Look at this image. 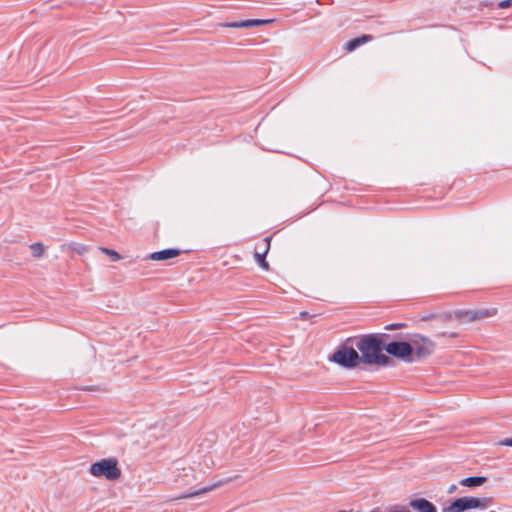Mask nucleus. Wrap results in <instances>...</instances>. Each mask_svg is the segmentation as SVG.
I'll return each mask as SVG.
<instances>
[{
    "mask_svg": "<svg viewBox=\"0 0 512 512\" xmlns=\"http://www.w3.org/2000/svg\"><path fill=\"white\" fill-rule=\"evenodd\" d=\"M359 351L360 362L367 365L387 366L391 359L382 353V341L376 335L363 336L356 344Z\"/></svg>",
    "mask_w": 512,
    "mask_h": 512,
    "instance_id": "1",
    "label": "nucleus"
},
{
    "mask_svg": "<svg viewBox=\"0 0 512 512\" xmlns=\"http://www.w3.org/2000/svg\"><path fill=\"white\" fill-rule=\"evenodd\" d=\"M89 473L97 478H105L109 481L118 480L121 477V469L115 458H103L90 465Z\"/></svg>",
    "mask_w": 512,
    "mask_h": 512,
    "instance_id": "2",
    "label": "nucleus"
},
{
    "mask_svg": "<svg viewBox=\"0 0 512 512\" xmlns=\"http://www.w3.org/2000/svg\"><path fill=\"white\" fill-rule=\"evenodd\" d=\"M492 503L490 497H461L443 509V512H463L469 509H485Z\"/></svg>",
    "mask_w": 512,
    "mask_h": 512,
    "instance_id": "3",
    "label": "nucleus"
},
{
    "mask_svg": "<svg viewBox=\"0 0 512 512\" xmlns=\"http://www.w3.org/2000/svg\"><path fill=\"white\" fill-rule=\"evenodd\" d=\"M330 360L344 368L351 369L360 363V356L354 348L343 346L332 354Z\"/></svg>",
    "mask_w": 512,
    "mask_h": 512,
    "instance_id": "4",
    "label": "nucleus"
},
{
    "mask_svg": "<svg viewBox=\"0 0 512 512\" xmlns=\"http://www.w3.org/2000/svg\"><path fill=\"white\" fill-rule=\"evenodd\" d=\"M412 347V357L421 359L433 353L435 344L429 338L415 335L410 342Z\"/></svg>",
    "mask_w": 512,
    "mask_h": 512,
    "instance_id": "5",
    "label": "nucleus"
},
{
    "mask_svg": "<svg viewBox=\"0 0 512 512\" xmlns=\"http://www.w3.org/2000/svg\"><path fill=\"white\" fill-rule=\"evenodd\" d=\"M385 351L393 357L399 358L406 362H413L412 347L410 342H390L384 346Z\"/></svg>",
    "mask_w": 512,
    "mask_h": 512,
    "instance_id": "6",
    "label": "nucleus"
},
{
    "mask_svg": "<svg viewBox=\"0 0 512 512\" xmlns=\"http://www.w3.org/2000/svg\"><path fill=\"white\" fill-rule=\"evenodd\" d=\"M270 241V237H265L261 243L256 245L254 254L255 261L266 271L269 270V264L265 260V257L270 249Z\"/></svg>",
    "mask_w": 512,
    "mask_h": 512,
    "instance_id": "7",
    "label": "nucleus"
},
{
    "mask_svg": "<svg viewBox=\"0 0 512 512\" xmlns=\"http://www.w3.org/2000/svg\"><path fill=\"white\" fill-rule=\"evenodd\" d=\"M235 478H237V476H235ZM234 479V477H230V478H227V479H224V480H219L218 482L212 484V485H209V486H206V487H203L199 490H196V491H193V492H189V493H184L180 496H178L177 498H175L176 500H179V499H189V498H193L195 496H198V495H202V494H205V493H208L218 487H221L223 485H226L228 483H230L232 480Z\"/></svg>",
    "mask_w": 512,
    "mask_h": 512,
    "instance_id": "8",
    "label": "nucleus"
},
{
    "mask_svg": "<svg viewBox=\"0 0 512 512\" xmlns=\"http://www.w3.org/2000/svg\"><path fill=\"white\" fill-rule=\"evenodd\" d=\"M408 507L416 512H437L435 505L425 498L411 500Z\"/></svg>",
    "mask_w": 512,
    "mask_h": 512,
    "instance_id": "9",
    "label": "nucleus"
},
{
    "mask_svg": "<svg viewBox=\"0 0 512 512\" xmlns=\"http://www.w3.org/2000/svg\"><path fill=\"white\" fill-rule=\"evenodd\" d=\"M270 22H271V20L248 19V20H243L240 22H232V23L223 24V26L230 27V28H251V27H255V26H261L264 24H268Z\"/></svg>",
    "mask_w": 512,
    "mask_h": 512,
    "instance_id": "10",
    "label": "nucleus"
},
{
    "mask_svg": "<svg viewBox=\"0 0 512 512\" xmlns=\"http://www.w3.org/2000/svg\"><path fill=\"white\" fill-rule=\"evenodd\" d=\"M180 255L178 249H165L162 251L153 252L149 255V259L153 261H165L168 259L175 258Z\"/></svg>",
    "mask_w": 512,
    "mask_h": 512,
    "instance_id": "11",
    "label": "nucleus"
},
{
    "mask_svg": "<svg viewBox=\"0 0 512 512\" xmlns=\"http://www.w3.org/2000/svg\"><path fill=\"white\" fill-rule=\"evenodd\" d=\"M372 40V36L371 35H362L360 37H357V38H354L350 41H348L344 48L347 52H352L354 51L355 49H357L358 47H360L361 45L369 42Z\"/></svg>",
    "mask_w": 512,
    "mask_h": 512,
    "instance_id": "12",
    "label": "nucleus"
},
{
    "mask_svg": "<svg viewBox=\"0 0 512 512\" xmlns=\"http://www.w3.org/2000/svg\"><path fill=\"white\" fill-rule=\"evenodd\" d=\"M485 481H486L485 477L472 476V477H467V478L462 479L460 481V484L462 486H467V487H476V486L482 485Z\"/></svg>",
    "mask_w": 512,
    "mask_h": 512,
    "instance_id": "13",
    "label": "nucleus"
},
{
    "mask_svg": "<svg viewBox=\"0 0 512 512\" xmlns=\"http://www.w3.org/2000/svg\"><path fill=\"white\" fill-rule=\"evenodd\" d=\"M29 248H30L32 256L36 259H40L45 255L46 249H45L44 244L41 242L32 243L29 246Z\"/></svg>",
    "mask_w": 512,
    "mask_h": 512,
    "instance_id": "14",
    "label": "nucleus"
},
{
    "mask_svg": "<svg viewBox=\"0 0 512 512\" xmlns=\"http://www.w3.org/2000/svg\"><path fill=\"white\" fill-rule=\"evenodd\" d=\"M496 313H497V309L496 308L475 310L474 319L476 321L477 320H482V319H485V318L492 317V316L496 315Z\"/></svg>",
    "mask_w": 512,
    "mask_h": 512,
    "instance_id": "15",
    "label": "nucleus"
},
{
    "mask_svg": "<svg viewBox=\"0 0 512 512\" xmlns=\"http://www.w3.org/2000/svg\"><path fill=\"white\" fill-rule=\"evenodd\" d=\"M475 310H465L459 311L456 313V317L462 322H473L476 321L474 319Z\"/></svg>",
    "mask_w": 512,
    "mask_h": 512,
    "instance_id": "16",
    "label": "nucleus"
},
{
    "mask_svg": "<svg viewBox=\"0 0 512 512\" xmlns=\"http://www.w3.org/2000/svg\"><path fill=\"white\" fill-rule=\"evenodd\" d=\"M65 247L79 255H83L88 251L87 246H85L83 244H79V243H70V244L62 246V248H65Z\"/></svg>",
    "mask_w": 512,
    "mask_h": 512,
    "instance_id": "17",
    "label": "nucleus"
},
{
    "mask_svg": "<svg viewBox=\"0 0 512 512\" xmlns=\"http://www.w3.org/2000/svg\"><path fill=\"white\" fill-rule=\"evenodd\" d=\"M99 250L110 256L112 258L113 261H119L121 259V256L118 252H116L115 250H112V249H109V248H105V247H99Z\"/></svg>",
    "mask_w": 512,
    "mask_h": 512,
    "instance_id": "18",
    "label": "nucleus"
},
{
    "mask_svg": "<svg viewBox=\"0 0 512 512\" xmlns=\"http://www.w3.org/2000/svg\"><path fill=\"white\" fill-rule=\"evenodd\" d=\"M390 512H410L409 507L406 506H397L394 507Z\"/></svg>",
    "mask_w": 512,
    "mask_h": 512,
    "instance_id": "19",
    "label": "nucleus"
},
{
    "mask_svg": "<svg viewBox=\"0 0 512 512\" xmlns=\"http://www.w3.org/2000/svg\"><path fill=\"white\" fill-rule=\"evenodd\" d=\"M512 4V0H503L499 3L500 8H507Z\"/></svg>",
    "mask_w": 512,
    "mask_h": 512,
    "instance_id": "20",
    "label": "nucleus"
},
{
    "mask_svg": "<svg viewBox=\"0 0 512 512\" xmlns=\"http://www.w3.org/2000/svg\"><path fill=\"white\" fill-rule=\"evenodd\" d=\"M500 445L512 447V437L500 441Z\"/></svg>",
    "mask_w": 512,
    "mask_h": 512,
    "instance_id": "21",
    "label": "nucleus"
},
{
    "mask_svg": "<svg viewBox=\"0 0 512 512\" xmlns=\"http://www.w3.org/2000/svg\"><path fill=\"white\" fill-rule=\"evenodd\" d=\"M403 324H394V325H391L389 327H387V329H393V328H399V327H402Z\"/></svg>",
    "mask_w": 512,
    "mask_h": 512,
    "instance_id": "22",
    "label": "nucleus"
},
{
    "mask_svg": "<svg viewBox=\"0 0 512 512\" xmlns=\"http://www.w3.org/2000/svg\"><path fill=\"white\" fill-rule=\"evenodd\" d=\"M455 490H456V486H455V485H452V486L448 489V492H449V493H453Z\"/></svg>",
    "mask_w": 512,
    "mask_h": 512,
    "instance_id": "23",
    "label": "nucleus"
},
{
    "mask_svg": "<svg viewBox=\"0 0 512 512\" xmlns=\"http://www.w3.org/2000/svg\"><path fill=\"white\" fill-rule=\"evenodd\" d=\"M307 315H308V313H307V312H301V313H300V316H301V317H306Z\"/></svg>",
    "mask_w": 512,
    "mask_h": 512,
    "instance_id": "24",
    "label": "nucleus"
},
{
    "mask_svg": "<svg viewBox=\"0 0 512 512\" xmlns=\"http://www.w3.org/2000/svg\"><path fill=\"white\" fill-rule=\"evenodd\" d=\"M447 335H448V334H447L446 332H444V333L439 334V337H445V336H447Z\"/></svg>",
    "mask_w": 512,
    "mask_h": 512,
    "instance_id": "25",
    "label": "nucleus"
},
{
    "mask_svg": "<svg viewBox=\"0 0 512 512\" xmlns=\"http://www.w3.org/2000/svg\"><path fill=\"white\" fill-rule=\"evenodd\" d=\"M449 336H450V337H456V336H457V334H456V333H450V334H449Z\"/></svg>",
    "mask_w": 512,
    "mask_h": 512,
    "instance_id": "26",
    "label": "nucleus"
},
{
    "mask_svg": "<svg viewBox=\"0 0 512 512\" xmlns=\"http://www.w3.org/2000/svg\"><path fill=\"white\" fill-rule=\"evenodd\" d=\"M316 2H317V3H319V2H320V0H316Z\"/></svg>",
    "mask_w": 512,
    "mask_h": 512,
    "instance_id": "27",
    "label": "nucleus"
},
{
    "mask_svg": "<svg viewBox=\"0 0 512 512\" xmlns=\"http://www.w3.org/2000/svg\"><path fill=\"white\" fill-rule=\"evenodd\" d=\"M490 512H496V511H494V510H491Z\"/></svg>",
    "mask_w": 512,
    "mask_h": 512,
    "instance_id": "28",
    "label": "nucleus"
}]
</instances>
